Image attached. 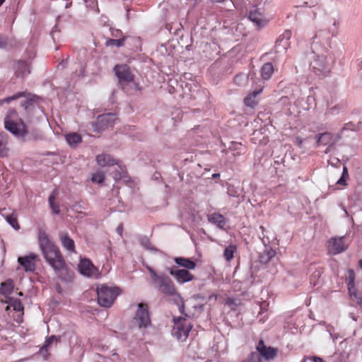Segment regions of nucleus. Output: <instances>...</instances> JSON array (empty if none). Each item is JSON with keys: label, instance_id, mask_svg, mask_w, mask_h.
Segmentation results:
<instances>
[{"label": "nucleus", "instance_id": "f257e3e1", "mask_svg": "<svg viewBox=\"0 0 362 362\" xmlns=\"http://www.w3.org/2000/svg\"><path fill=\"white\" fill-rule=\"evenodd\" d=\"M146 269L151 275L152 283L157 286L160 293L169 296L177 294L175 286L168 276L163 274H157L150 266H146Z\"/></svg>", "mask_w": 362, "mask_h": 362}, {"label": "nucleus", "instance_id": "f03ea898", "mask_svg": "<svg viewBox=\"0 0 362 362\" xmlns=\"http://www.w3.org/2000/svg\"><path fill=\"white\" fill-rule=\"evenodd\" d=\"M5 128L16 136L23 138L27 134V129L22 119L14 110H9L4 119Z\"/></svg>", "mask_w": 362, "mask_h": 362}, {"label": "nucleus", "instance_id": "7ed1b4c3", "mask_svg": "<svg viewBox=\"0 0 362 362\" xmlns=\"http://www.w3.org/2000/svg\"><path fill=\"white\" fill-rule=\"evenodd\" d=\"M98 303L100 306L110 308L119 294V289L105 284L97 286Z\"/></svg>", "mask_w": 362, "mask_h": 362}, {"label": "nucleus", "instance_id": "20e7f679", "mask_svg": "<svg viewBox=\"0 0 362 362\" xmlns=\"http://www.w3.org/2000/svg\"><path fill=\"white\" fill-rule=\"evenodd\" d=\"M310 66L317 75L326 76L330 71V59L324 53L316 54L310 63Z\"/></svg>", "mask_w": 362, "mask_h": 362}, {"label": "nucleus", "instance_id": "39448f33", "mask_svg": "<svg viewBox=\"0 0 362 362\" xmlns=\"http://www.w3.org/2000/svg\"><path fill=\"white\" fill-rule=\"evenodd\" d=\"M44 257L53 269L62 268V262L64 261L58 247L54 244L42 250Z\"/></svg>", "mask_w": 362, "mask_h": 362}, {"label": "nucleus", "instance_id": "423d86ee", "mask_svg": "<svg viewBox=\"0 0 362 362\" xmlns=\"http://www.w3.org/2000/svg\"><path fill=\"white\" fill-rule=\"evenodd\" d=\"M174 324L173 334L178 340L185 341L192 328V325L186 319L182 317L174 319Z\"/></svg>", "mask_w": 362, "mask_h": 362}, {"label": "nucleus", "instance_id": "0eeeda50", "mask_svg": "<svg viewBox=\"0 0 362 362\" xmlns=\"http://www.w3.org/2000/svg\"><path fill=\"white\" fill-rule=\"evenodd\" d=\"M115 72L121 85L133 83L136 89L139 90V84L134 82V75L132 74L129 67L126 64H119L115 66Z\"/></svg>", "mask_w": 362, "mask_h": 362}, {"label": "nucleus", "instance_id": "6e6552de", "mask_svg": "<svg viewBox=\"0 0 362 362\" xmlns=\"http://www.w3.org/2000/svg\"><path fill=\"white\" fill-rule=\"evenodd\" d=\"M117 117L113 113L100 115L98 117L96 122L93 124V131L100 133L109 127H112Z\"/></svg>", "mask_w": 362, "mask_h": 362}, {"label": "nucleus", "instance_id": "1a4fd4ad", "mask_svg": "<svg viewBox=\"0 0 362 362\" xmlns=\"http://www.w3.org/2000/svg\"><path fill=\"white\" fill-rule=\"evenodd\" d=\"M134 320L140 329H146L151 326V323L147 305L143 303L138 304V310L136 313Z\"/></svg>", "mask_w": 362, "mask_h": 362}, {"label": "nucleus", "instance_id": "9d476101", "mask_svg": "<svg viewBox=\"0 0 362 362\" xmlns=\"http://www.w3.org/2000/svg\"><path fill=\"white\" fill-rule=\"evenodd\" d=\"M78 269L80 274L85 276L93 279H98L100 276L98 269L88 259H82L78 265Z\"/></svg>", "mask_w": 362, "mask_h": 362}, {"label": "nucleus", "instance_id": "9b49d317", "mask_svg": "<svg viewBox=\"0 0 362 362\" xmlns=\"http://www.w3.org/2000/svg\"><path fill=\"white\" fill-rule=\"evenodd\" d=\"M348 245L349 243L344 236L332 238L328 240L327 250L330 254L337 255L346 250Z\"/></svg>", "mask_w": 362, "mask_h": 362}, {"label": "nucleus", "instance_id": "f8f14e48", "mask_svg": "<svg viewBox=\"0 0 362 362\" xmlns=\"http://www.w3.org/2000/svg\"><path fill=\"white\" fill-rule=\"evenodd\" d=\"M168 271L170 275L174 276L179 284L189 282L194 278V276L187 269H180L175 267H171Z\"/></svg>", "mask_w": 362, "mask_h": 362}, {"label": "nucleus", "instance_id": "ddd939ff", "mask_svg": "<svg viewBox=\"0 0 362 362\" xmlns=\"http://www.w3.org/2000/svg\"><path fill=\"white\" fill-rule=\"evenodd\" d=\"M38 257L34 253H30L28 255L19 257L18 262L21 264L25 272H34L35 269V263Z\"/></svg>", "mask_w": 362, "mask_h": 362}, {"label": "nucleus", "instance_id": "4468645a", "mask_svg": "<svg viewBox=\"0 0 362 362\" xmlns=\"http://www.w3.org/2000/svg\"><path fill=\"white\" fill-rule=\"evenodd\" d=\"M332 28H330L329 31L325 30H320L317 33V34L314 36V40L315 39H323L324 37L327 40H329L331 37H334L337 35L338 32V26L339 22L336 18H332Z\"/></svg>", "mask_w": 362, "mask_h": 362}, {"label": "nucleus", "instance_id": "2eb2a0df", "mask_svg": "<svg viewBox=\"0 0 362 362\" xmlns=\"http://www.w3.org/2000/svg\"><path fill=\"white\" fill-rule=\"evenodd\" d=\"M249 19L255 23L259 27L264 26L269 21L267 18L259 9L254 8L250 11Z\"/></svg>", "mask_w": 362, "mask_h": 362}, {"label": "nucleus", "instance_id": "dca6fc26", "mask_svg": "<svg viewBox=\"0 0 362 362\" xmlns=\"http://www.w3.org/2000/svg\"><path fill=\"white\" fill-rule=\"evenodd\" d=\"M338 136H335L329 132L322 133L316 136L317 146H329L334 144Z\"/></svg>", "mask_w": 362, "mask_h": 362}, {"label": "nucleus", "instance_id": "f3484780", "mask_svg": "<svg viewBox=\"0 0 362 362\" xmlns=\"http://www.w3.org/2000/svg\"><path fill=\"white\" fill-rule=\"evenodd\" d=\"M61 267L59 269H54L60 279L66 282L71 281L74 278V273L68 269L64 261L62 262Z\"/></svg>", "mask_w": 362, "mask_h": 362}, {"label": "nucleus", "instance_id": "a211bd4d", "mask_svg": "<svg viewBox=\"0 0 362 362\" xmlns=\"http://www.w3.org/2000/svg\"><path fill=\"white\" fill-rule=\"evenodd\" d=\"M59 235L64 248L69 252H75L74 241L68 235V234L64 232H60Z\"/></svg>", "mask_w": 362, "mask_h": 362}, {"label": "nucleus", "instance_id": "6ab92c4d", "mask_svg": "<svg viewBox=\"0 0 362 362\" xmlns=\"http://www.w3.org/2000/svg\"><path fill=\"white\" fill-rule=\"evenodd\" d=\"M275 255L276 251L270 246H266L259 255V262L262 264H267Z\"/></svg>", "mask_w": 362, "mask_h": 362}, {"label": "nucleus", "instance_id": "aec40b11", "mask_svg": "<svg viewBox=\"0 0 362 362\" xmlns=\"http://www.w3.org/2000/svg\"><path fill=\"white\" fill-rule=\"evenodd\" d=\"M15 72L17 76L24 77L30 73V66L23 61H18L15 65Z\"/></svg>", "mask_w": 362, "mask_h": 362}, {"label": "nucleus", "instance_id": "412c9836", "mask_svg": "<svg viewBox=\"0 0 362 362\" xmlns=\"http://www.w3.org/2000/svg\"><path fill=\"white\" fill-rule=\"evenodd\" d=\"M65 139L69 146L71 148H76L79 144L82 142L81 136L76 132L66 134Z\"/></svg>", "mask_w": 362, "mask_h": 362}, {"label": "nucleus", "instance_id": "4be33fe9", "mask_svg": "<svg viewBox=\"0 0 362 362\" xmlns=\"http://www.w3.org/2000/svg\"><path fill=\"white\" fill-rule=\"evenodd\" d=\"M291 37V32L290 30H286L276 41V46L281 47L284 49H287L290 46L289 40Z\"/></svg>", "mask_w": 362, "mask_h": 362}, {"label": "nucleus", "instance_id": "5701e85b", "mask_svg": "<svg viewBox=\"0 0 362 362\" xmlns=\"http://www.w3.org/2000/svg\"><path fill=\"white\" fill-rule=\"evenodd\" d=\"M208 220L209 222L217 225L220 228H223L226 224V219L224 216L218 213H213L208 215Z\"/></svg>", "mask_w": 362, "mask_h": 362}, {"label": "nucleus", "instance_id": "b1692460", "mask_svg": "<svg viewBox=\"0 0 362 362\" xmlns=\"http://www.w3.org/2000/svg\"><path fill=\"white\" fill-rule=\"evenodd\" d=\"M96 161L98 165L101 167L116 164L115 160L110 155L107 154H100L97 156Z\"/></svg>", "mask_w": 362, "mask_h": 362}, {"label": "nucleus", "instance_id": "393cba45", "mask_svg": "<svg viewBox=\"0 0 362 362\" xmlns=\"http://www.w3.org/2000/svg\"><path fill=\"white\" fill-rule=\"evenodd\" d=\"M8 152V135L5 133H0V157L7 156Z\"/></svg>", "mask_w": 362, "mask_h": 362}, {"label": "nucleus", "instance_id": "a878e982", "mask_svg": "<svg viewBox=\"0 0 362 362\" xmlns=\"http://www.w3.org/2000/svg\"><path fill=\"white\" fill-rule=\"evenodd\" d=\"M13 288L14 284L13 280L8 279L5 282L1 284L0 293L7 297L12 293Z\"/></svg>", "mask_w": 362, "mask_h": 362}, {"label": "nucleus", "instance_id": "bb28decb", "mask_svg": "<svg viewBox=\"0 0 362 362\" xmlns=\"http://www.w3.org/2000/svg\"><path fill=\"white\" fill-rule=\"evenodd\" d=\"M175 262L180 267H184L187 269H194L196 267V263L188 258L175 257Z\"/></svg>", "mask_w": 362, "mask_h": 362}, {"label": "nucleus", "instance_id": "cd10ccee", "mask_svg": "<svg viewBox=\"0 0 362 362\" xmlns=\"http://www.w3.org/2000/svg\"><path fill=\"white\" fill-rule=\"evenodd\" d=\"M38 240H39L40 247L42 250L54 245V243H52L49 240L47 235L44 231L39 232Z\"/></svg>", "mask_w": 362, "mask_h": 362}, {"label": "nucleus", "instance_id": "c85d7f7f", "mask_svg": "<svg viewBox=\"0 0 362 362\" xmlns=\"http://www.w3.org/2000/svg\"><path fill=\"white\" fill-rule=\"evenodd\" d=\"M274 73V66L272 63H265L261 69V76L263 79L268 80Z\"/></svg>", "mask_w": 362, "mask_h": 362}, {"label": "nucleus", "instance_id": "c756f323", "mask_svg": "<svg viewBox=\"0 0 362 362\" xmlns=\"http://www.w3.org/2000/svg\"><path fill=\"white\" fill-rule=\"evenodd\" d=\"M259 353L267 359L273 358L276 354V349L272 347H266L263 346L262 348H259Z\"/></svg>", "mask_w": 362, "mask_h": 362}, {"label": "nucleus", "instance_id": "7c9ffc66", "mask_svg": "<svg viewBox=\"0 0 362 362\" xmlns=\"http://www.w3.org/2000/svg\"><path fill=\"white\" fill-rule=\"evenodd\" d=\"M260 92H261V90H254L252 94L248 95L245 98V100H244L245 105L250 107H253L257 103L256 97L257 95H259L260 93Z\"/></svg>", "mask_w": 362, "mask_h": 362}, {"label": "nucleus", "instance_id": "2f4dec72", "mask_svg": "<svg viewBox=\"0 0 362 362\" xmlns=\"http://www.w3.org/2000/svg\"><path fill=\"white\" fill-rule=\"evenodd\" d=\"M237 250V247L235 245H230L226 247L223 252V257L227 262H230L234 257V253Z\"/></svg>", "mask_w": 362, "mask_h": 362}, {"label": "nucleus", "instance_id": "473e14b6", "mask_svg": "<svg viewBox=\"0 0 362 362\" xmlns=\"http://www.w3.org/2000/svg\"><path fill=\"white\" fill-rule=\"evenodd\" d=\"M8 305L6 307V310H8L10 307L13 308L14 310L16 311H23V307L22 303L19 299L17 298H9L8 301Z\"/></svg>", "mask_w": 362, "mask_h": 362}, {"label": "nucleus", "instance_id": "72a5a7b5", "mask_svg": "<svg viewBox=\"0 0 362 362\" xmlns=\"http://www.w3.org/2000/svg\"><path fill=\"white\" fill-rule=\"evenodd\" d=\"M57 194V193L56 191H53L52 192V194H50V196L49 197V203L51 209H52V211L56 214H59V211H60L59 206L55 204V203H54V200L56 199Z\"/></svg>", "mask_w": 362, "mask_h": 362}, {"label": "nucleus", "instance_id": "f704fd0d", "mask_svg": "<svg viewBox=\"0 0 362 362\" xmlns=\"http://www.w3.org/2000/svg\"><path fill=\"white\" fill-rule=\"evenodd\" d=\"M124 37L120 39H109L106 41L107 46H116L117 47H122L124 45Z\"/></svg>", "mask_w": 362, "mask_h": 362}, {"label": "nucleus", "instance_id": "c9c22d12", "mask_svg": "<svg viewBox=\"0 0 362 362\" xmlns=\"http://www.w3.org/2000/svg\"><path fill=\"white\" fill-rule=\"evenodd\" d=\"M348 281V288L351 291V288H354V281H355V274L353 270L348 271V276L346 277Z\"/></svg>", "mask_w": 362, "mask_h": 362}, {"label": "nucleus", "instance_id": "e433bc0d", "mask_svg": "<svg viewBox=\"0 0 362 362\" xmlns=\"http://www.w3.org/2000/svg\"><path fill=\"white\" fill-rule=\"evenodd\" d=\"M6 221L16 230H18L20 226L18 223L17 218L13 215H9L6 217Z\"/></svg>", "mask_w": 362, "mask_h": 362}, {"label": "nucleus", "instance_id": "4c0bfd02", "mask_svg": "<svg viewBox=\"0 0 362 362\" xmlns=\"http://www.w3.org/2000/svg\"><path fill=\"white\" fill-rule=\"evenodd\" d=\"M105 175L102 172H96L92 175L91 180L93 182L102 183L104 181Z\"/></svg>", "mask_w": 362, "mask_h": 362}, {"label": "nucleus", "instance_id": "58836bf2", "mask_svg": "<svg viewBox=\"0 0 362 362\" xmlns=\"http://www.w3.org/2000/svg\"><path fill=\"white\" fill-rule=\"evenodd\" d=\"M348 177H349V174H348L347 168H346V167H344L342 175L340 177V179H339L338 181L337 182V185H344V186L346 185V180Z\"/></svg>", "mask_w": 362, "mask_h": 362}, {"label": "nucleus", "instance_id": "ea45409f", "mask_svg": "<svg viewBox=\"0 0 362 362\" xmlns=\"http://www.w3.org/2000/svg\"><path fill=\"white\" fill-rule=\"evenodd\" d=\"M58 342V339L55 336H51L50 337L47 338L45 341V344L41 348V350H45L47 351L49 346H50L52 344L55 343L57 344Z\"/></svg>", "mask_w": 362, "mask_h": 362}, {"label": "nucleus", "instance_id": "a19ab883", "mask_svg": "<svg viewBox=\"0 0 362 362\" xmlns=\"http://www.w3.org/2000/svg\"><path fill=\"white\" fill-rule=\"evenodd\" d=\"M140 243L146 250H156L154 247L149 242V240L146 237L141 238L140 239Z\"/></svg>", "mask_w": 362, "mask_h": 362}, {"label": "nucleus", "instance_id": "79ce46f5", "mask_svg": "<svg viewBox=\"0 0 362 362\" xmlns=\"http://www.w3.org/2000/svg\"><path fill=\"white\" fill-rule=\"evenodd\" d=\"M120 171L116 170L114 175V178L117 180H121L124 177L125 170L119 166Z\"/></svg>", "mask_w": 362, "mask_h": 362}, {"label": "nucleus", "instance_id": "37998d69", "mask_svg": "<svg viewBox=\"0 0 362 362\" xmlns=\"http://www.w3.org/2000/svg\"><path fill=\"white\" fill-rule=\"evenodd\" d=\"M24 94L25 93L23 92L17 93L14 94L13 95L11 96V97L6 98V99H4V101L6 102V103H8V102H10L11 100L18 99V98L23 96Z\"/></svg>", "mask_w": 362, "mask_h": 362}, {"label": "nucleus", "instance_id": "c03bdc74", "mask_svg": "<svg viewBox=\"0 0 362 362\" xmlns=\"http://www.w3.org/2000/svg\"><path fill=\"white\" fill-rule=\"evenodd\" d=\"M226 303L232 309H235L238 305L237 300L230 298H227Z\"/></svg>", "mask_w": 362, "mask_h": 362}, {"label": "nucleus", "instance_id": "a18cd8bd", "mask_svg": "<svg viewBox=\"0 0 362 362\" xmlns=\"http://www.w3.org/2000/svg\"><path fill=\"white\" fill-rule=\"evenodd\" d=\"M261 359L259 355L257 353H252L250 355L249 362H260Z\"/></svg>", "mask_w": 362, "mask_h": 362}, {"label": "nucleus", "instance_id": "49530a36", "mask_svg": "<svg viewBox=\"0 0 362 362\" xmlns=\"http://www.w3.org/2000/svg\"><path fill=\"white\" fill-rule=\"evenodd\" d=\"M228 194L231 197H237L238 196V193L233 189V187H228Z\"/></svg>", "mask_w": 362, "mask_h": 362}, {"label": "nucleus", "instance_id": "de8ad7c7", "mask_svg": "<svg viewBox=\"0 0 362 362\" xmlns=\"http://www.w3.org/2000/svg\"><path fill=\"white\" fill-rule=\"evenodd\" d=\"M244 78V76L243 75H239V76H236L235 78H234V81L235 83H238L239 84V82L240 81L241 78Z\"/></svg>", "mask_w": 362, "mask_h": 362}, {"label": "nucleus", "instance_id": "09e8293b", "mask_svg": "<svg viewBox=\"0 0 362 362\" xmlns=\"http://www.w3.org/2000/svg\"><path fill=\"white\" fill-rule=\"evenodd\" d=\"M121 35V31L119 30H116L112 33V35L114 37H119Z\"/></svg>", "mask_w": 362, "mask_h": 362}, {"label": "nucleus", "instance_id": "8fccbe9b", "mask_svg": "<svg viewBox=\"0 0 362 362\" xmlns=\"http://www.w3.org/2000/svg\"><path fill=\"white\" fill-rule=\"evenodd\" d=\"M349 293H350L351 296H356V290L355 288H351V291H349Z\"/></svg>", "mask_w": 362, "mask_h": 362}, {"label": "nucleus", "instance_id": "3c124183", "mask_svg": "<svg viewBox=\"0 0 362 362\" xmlns=\"http://www.w3.org/2000/svg\"><path fill=\"white\" fill-rule=\"evenodd\" d=\"M263 346H264V342H263V341H262V340H260V341H259L258 345L257 346V351H259V347H260V348H262V347H263Z\"/></svg>", "mask_w": 362, "mask_h": 362}, {"label": "nucleus", "instance_id": "603ef678", "mask_svg": "<svg viewBox=\"0 0 362 362\" xmlns=\"http://www.w3.org/2000/svg\"><path fill=\"white\" fill-rule=\"evenodd\" d=\"M4 44H5V42L0 37V47H3L4 45Z\"/></svg>", "mask_w": 362, "mask_h": 362}, {"label": "nucleus", "instance_id": "864d4df0", "mask_svg": "<svg viewBox=\"0 0 362 362\" xmlns=\"http://www.w3.org/2000/svg\"><path fill=\"white\" fill-rule=\"evenodd\" d=\"M212 2H216V3H221L223 2L224 0H210Z\"/></svg>", "mask_w": 362, "mask_h": 362}, {"label": "nucleus", "instance_id": "5fc2aeb1", "mask_svg": "<svg viewBox=\"0 0 362 362\" xmlns=\"http://www.w3.org/2000/svg\"><path fill=\"white\" fill-rule=\"evenodd\" d=\"M335 110H336V107L331 108L330 109L331 114H334Z\"/></svg>", "mask_w": 362, "mask_h": 362}, {"label": "nucleus", "instance_id": "6e6d98bb", "mask_svg": "<svg viewBox=\"0 0 362 362\" xmlns=\"http://www.w3.org/2000/svg\"><path fill=\"white\" fill-rule=\"evenodd\" d=\"M71 5V2H69L68 4H66L65 8H67L70 7Z\"/></svg>", "mask_w": 362, "mask_h": 362}, {"label": "nucleus", "instance_id": "4d7b16f0", "mask_svg": "<svg viewBox=\"0 0 362 362\" xmlns=\"http://www.w3.org/2000/svg\"><path fill=\"white\" fill-rule=\"evenodd\" d=\"M219 176H220V175H219L218 173H216V174H214V175H213V177H219Z\"/></svg>", "mask_w": 362, "mask_h": 362}, {"label": "nucleus", "instance_id": "13d9d810", "mask_svg": "<svg viewBox=\"0 0 362 362\" xmlns=\"http://www.w3.org/2000/svg\"><path fill=\"white\" fill-rule=\"evenodd\" d=\"M117 230H118L119 233H121V231H122V226H121L117 228Z\"/></svg>", "mask_w": 362, "mask_h": 362}, {"label": "nucleus", "instance_id": "bf43d9fd", "mask_svg": "<svg viewBox=\"0 0 362 362\" xmlns=\"http://www.w3.org/2000/svg\"><path fill=\"white\" fill-rule=\"evenodd\" d=\"M5 0H0V6L3 4Z\"/></svg>", "mask_w": 362, "mask_h": 362}, {"label": "nucleus", "instance_id": "052dcab7", "mask_svg": "<svg viewBox=\"0 0 362 362\" xmlns=\"http://www.w3.org/2000/svg\"><path fill=\"white\" fill-rule=\"evenodd\" d=\"M359 264H360V267L362 268V259L360 260Z\"/></svg>", "mask_w": 362, "mask_h": 362}, {"label": "nucleus", "instance_id": "680f3d73", "mask_svg": "<svg viewBox=\"0 0 362 362\" xmlns=\"http://www.w3.org/2000/svg\"><path fill=\"white\" fill-rule=\"evenodd\" d=\"M57 291H58L59 292H61V290H60V287H59V286H57Z\"/></svg>", "mask_w": 362, "mask_h": 362}, {"label": "nucleus", "instance_id": "e2e57ef3", "mask_svg": "<svg viewBox=\"0 0 362 362\" xmlns=\"http://www.w3.org/2000/svg\"><path fill=\"white\" fill-rule=\"evenodd\" d=\"M308 107H303V110H307Z\"/></svg>", "mask_w": 362, "mask_h": 362}, {"label": "nucleus", "instance_id": "0e129e2a", "mask_svg": "<svg viewBox=\"0 0 362 362\" xmlns=\"http://www.w3.org/2000/svg\"><path fill=\"white\" fill-rule=\"evenodd\" d=\"M358 303H361V302H362V300H361V299H358Z\"/></svg>", "mask_w": 362, "mask_h": 362}, {"label": "nucleus", "instance_id": "69168bd1", "mask_svg": "<svg viewBox=\"0 0 362 362\" xmlns=\"http://www.w3.org/2000/svg\"><path fill=\"white\" fill-rule=\"evenodd\" d=\"M298 143H299V144H301L302 141H301V140H300V141H298Z\"/></svg>", "mask_w": 362, "mask_h": 362}, {"label": "nucleus", "instance_id": "338daca9", "mask_svg": "<svg viewBox=\"0 0 362 362\" xmlns=\"http://www.w3.org/2000/svg\"><path fill=\"white\" fill-rule=\"evenodd\" d=\"M305 358H304V360H303L302 362H304V361H305Z\"/></svg>", "mask_w": 362, "mask_h": 362}]
</instances>
